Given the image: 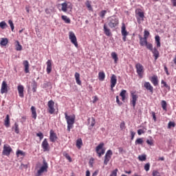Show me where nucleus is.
<instances>
[{
    "instance_id": "64",
    "label": "nucleus",
    "mask_w": 176,
    "mask_h": 176,
    "mask_svg": "<svg viewBox=\"0 0 176 176\" xmlns=\"http://www.w3.org/2000/svg\"><path fill=\"white\" fill-rule=\"evenodd\" d=\"M173 6H176V0H170Z\"/></svg>"
},
{
    "instance_id": "41",
    "label": "nucleus",
    "mask_w": 176,
    "mask_h": 176,
    "mask_svg": "<svg viewBox=\"0 0 176 176\" xmlns=\"http://www.w3.org/2000/svg\"><path fill=\"white\" fill-rule=\"evenodd\" d=\"M135 145H142L144 140L142 138H138L135 142Z\"/></svg>"
},
{
    "instance_id": "38",
    "label": "nucleus",
    "mask_w": 176,
    "mask_h": 176,
    "mask_svg": "<svg viewBox=\"0 0 176 176\" xmlns=\"http://www.w3.org/2000/svg\"><path fill=\"white\" fill-rule=\"evenodd\" d=\"M32 87L33 93H36V89L38 87V84L35 81H33V82L32 83Z\"/></svg>"
},
{
    "instance_id": "16",
    "label": "nucleus",
    "mask_w": 176,
    "mask_h": 176,
    "mask_svg": "<svg viewBox=\"0 0 176 176\" xmlns=\"http://www.w3.org/2000/svg\"><path fill=\"white\" fill-rule=\"evenodd\" d=\"M23 65L24 67L25 74H29L30 73V63L28 62V60H23Z\"/></svg>"
},
{
    "instance_id": "54",
    "label": "nucleus",
    "mask_w": 176,
    "mask_h": 176,
    "mask_svg": "<svg viewBox=\"0 0 176 176\" xmlns=\"http://www.w3.org/2000/svg\"><path fill=\"white\" fill-rule=\"evenodd\" d=\"M149 168H151V164L150 163H146L144 165V170H145V171H148L149 170Z\"/></svg>"
},
{
    "instance_id": "40",
    "label": "nucleus",
    "mask_w": 176,
    "mask_h": 176,
    "mask_svg": "<svg viewBox=\"0 0 176 176\" xmlns=\"http://www.w3.org/2000/svg\"><path fill=\"white\" fill-rule=\"evenodd\" d=\"M63 156L65 157H66V159L67 160H69V162H72V159L71 158V156H69V154H68L67 152H65V151H64L63 153Z\"/></svg>"
},
{
    "instance_id": "4",
    "label": "nucleus",
    "mask_w": 176,
    "mask_h": 176,
    "mask_svg": "<svg viewBox=\"0 0 176 176\" xmlns=\"http://www.w3.org/2000/svg\"><path fill=\"white\" fill-rule=\"evenodd\" d=\"M49 168V165L46 162V160H43V166L39 168L36 174V176H41L43 173H47V169Z\"/></svg>"
},
{
    "instance_id": "23",
    "label": "nucleus",
    "mask_w": 176,
    "mask_h": 176,
    "mask_svg": "<svg viewBox=\"0 0 176 176\" xmlns=\"http://www.w3.org/2000/svg\"><path fill=\"white\" fill-rule=\"evenodd\" d=\"M151 82L154 86H157L159 85V80L157 79V76H153L151 77Z\"/></svg>"
},
{
    "instance_id": "37",
    "label": "nucleus",
    "mask_w": 176,
    "mask_h": 176,
    "mask_svg": "<svg viewBox=\"0 0 176 176\" xmlns=\"http://www.w3.org/2000/svg\"><path fill=\"white\" fill-rule=\"evenodd\" d=\"M85 5L89 10H93V7H91V1L87 0Z\"/></svg>"
},
{
    "instance_id": "51",
    "label": "nucleus",
    "mask_w": 176,
    "mask_h": 176,
    "mask_svg": "<svg viewBox=\"0 0 176 176\" xmlns=\"http://www.w3.org/2000/svg\"><path fill=\"white\" fill-rule=\"evenodd\" d=\"M36 137H38L40 141H42V140H43V133L42 132H38L36 133Z\"/></svg>"
},
{
    "instance_id": "47",
    "label": "nucleus",
    "mask_w": 176,
    "mask_h": 176,
    "mask_svg": "<svg viewBox=\"0 0 176 176\" xmlns=\"http://www.w3.org/2000/svg\"><path fill=\"white\" fill-rule=\"evenodd\" d=\"M162 107L164 111H167V102L165 100L162 101Z\"/></svg>"
},
{
    "instance_id": "28",
    "label": "nucleus",
    "mask_w": 176,
    "mask_h": 176,
    "mask_svg": "<svg viewBox=\"0 0 176 176\" xmlns=\"http://www.w3.org/2000/svg\"><path fill=\"white\" fill-rule=\"evenodd\" d=\"M121 34L122 35H129L127 30H126V25H124V23L122 24V26L121 28Z\"/></svg>"
},
{
    "instance_id": "33",
    "label": "nucleus",
    "mask_w": 176,
    "mask_h": 176,
    "mask_svg": "<svg viewBox=\"0 0 176 176\" xmlns=\"http://www.w3.org/2000/svg\"><path fill=\"white\" fill-rule=\"evenodd\" d=\"M16 155L17 157H19V156H23V157H24V156H25V152L21 150H18L16 153Z\"/></svg>"
},
{
    "instance_id": "31",
    "label": "nucleus",
    "mask_w": 176,
    "mask_h": 176,
    "mask_svg": "<svg viewBox=\"0 0 176 176\" xmlns=\"http://www.w3.org/2000/svg\"><path fill=\"white\" fill-rule=\"evenodd\" d=\"M62 20H64L65 23H66V24H71V19H69V18H68V16H65V15H63L61 16Z\"/></svg>"
},
{
    "instance_id": "61",
    "label": "nucleus",
    "mask_w": 176,
    "mask_h": 176,
    "mask_svg": "<svg viewBox=\"0 0 176 176\" xmlns=\"http://www.w3.org/2000/svg\"><path fill=\"white\" fill-rule=\"evenodd\" d=\"M46 64H47V67H52V60H48Z\"/></svg>"
},
{
    "instance_id": "55",
    "label": "nucleus",
    "mask_w": 176,
    "mask_h": 176,
    "mask_svg": "<svg viewBox=\"0 0 176 176\" xmlns=\"http://www.w3.org/2000/svg\"><path fill=\"white\" fill-rule=\"evenodd\" d=\"M131 133V141H133V140H134V137L135 136V132L133 131V130L130 131Z\"/></svg>"
},
{
    "instance_id": "9",
    "label": "nucleus",
    "mask_w": 176,
    "mask_h": 176,
    "mask_svg": "<svg viewBox=\"0 0 176 176\" xmlns=\"http://www.w3.org/2000/svg\"><path fill=\"white\" fill-rule=\"evenodd\" d=\"M47 105L49 113L53 115V113H54L56 111V109H54V101H53L52 100L48 101Z\"/></svg>"
},
{
    "instance_id": "3",
    "label": "nucleus",
    "mask_w": 176,
    "mask_h": 176,
    "mask_svg": "<svg viewBox=\"0 0 176 176\" xmlns=\"http://www.w3.org/2000/svg\"><path fill=\"white\" fill-rule=\"evenodd\" d=\"M135 17L137 19V21L138 24H141V21H144V19H145V14L142 11V10L138 8L135 10Z\"/></svg>"
},
{
    "instance_id": "43",
    "label": "nucleus",
    "mask_w": 176,
    "mask_h": 176,
    "mask_svg": "<svg viewBox=\"0 0 176 176\" xmlns=\"http://www.w3.org/2000/svg\"><path fill=\"white\" fill-rule=\"evenodd\" d=\"M82 145V139L77 140V141H76L77 148H78V149H80Z\"/></svg>"
},
{
    "instance_id": "25",
    "label": "nucleus",
    "mask_w": 176,
    "mask_h": 176,
    "mask_svg": "<svg viewBox=\"0 0 176 176\" xmlns=\"http://www.w3.org/2000/svg\"><path fill=\"white\" fill-rule=\"evenodd\" d=\"M151 52L155 57V60L159 58V51L157 50V49L153 48Z\"/></svg>"
},
{
    "instance_id": "32",
    "label": "nucleus",
    "mask_w": 176,
    "mask_h": 176,
    "mask_svg": "<svg viewBox=\"0 0 176 176\" xmlns=\"http://www.w3.org/2000/svg\"><path fill=\"white\" fill-rule=\"evenodd\" d=\"M155 43L157 45V47H160L161 43H160V36L159 35L155 36Z\"/></svg>"
},
{
    "instance_id": "15",
    "label": "nucleus",
    "mask_w": 176,
    "mask_h": 176,
    "mask_svg": "<svg viewBox=\"0 0 176 176\" xmlns=\"http://www.w3.org/2000/svg\"><path fill=\"white\" fill-rule=\"evenodd\" d=\"M144 87L150 91V93L153 94V87L151 85V82H145L144 83Z\"/></svg>"
},
{
    "instance_id": "14",
    "label": "nucleus",
    "mask_w": 176,
    "mask_h": 176,
    "mask_svg": "<svg viewBox=\"0 0 176 176\" xmlns=\"http://www.w3.org/2000/svg\"><path fill=\"white\" fill-rule=\"evenodd\" d=\"M58 138L57 137V134L54 133V131L51 130L50 131V140L51 142H56Z\"/></svg>"
},
{
    "instance_id": "52",
    "label": "nucleus",
    "mask_w": 176,
    "mask_h": 176,
    "mask_svg": "<svg viewBox=\"0 0 176 176\" xmlns=\"http://www.w3.org/2000/svg\"><path fill=\"white\" fill-rule=\"evenodd\" d=\"M150 33L148 30H144V38L145 39H148V38L149 37Z\"/></svg>"
},
{
    "instance_id": "18",
    "label": "nucleus",
    "mask_w": 176,
    "mask_h": 176,
    "mask_svg": "<svg viewBox=\"0 0 176 176\" xmlns=\"http://www.w3.org/2000/svg\"><path fill=\"white\" fill-rule=\"evenodd\" d=\"M139 38L140 46H146L148 43V38H145L144 37L141 36V35H139Z\"/></svg>"
},
{
    "instance_id": "48",
    "label": "nucleus",
    "mask_w": 176,
    "mask_h": 176,
    "mask_svg": "<svg viewBox=\"0 0 176 176\" xmlns=\"http://www.w3.org/2000/svg\"><path fill=\"white\" fill-rule=\"evenodd\" d=\"M8 24L10 25V27H11L12 31H14V24H13V21L12 20H9L8 21Z\"/></svg>"
},
{
    "instance_id": "29",
    "label": "nucleus",
    "mask_w": 176,
    "mask_h": 176,
    "mask_svg": "<svg viewBox=\"0 0 176 176\" xmlns=\"http://www.w3.org/2000/svg\"><path fill=\"white\" fill-rule=\"evenodd\" d=\"M12 130H14L16 134H19L20 133V129H19V124L15 122L14 126H12Z\"/></svg>"
},
{
    "instance_id": "30",
    "label": "nucleus",
    "mask_w": 176,
    "mask_h": 176,
    "mask_svg": "<svg viewBox=\"0 0 176 176\" xmlns=\"http://www.w3.org/2000/svg\"><path fill=\"white\" fill-rule=\"evenodd\" d=\"M98 79L101 81L105 79V73H104V72H100L98 73Z\"/></svg>"
},
{
    "instance_id": "39",
    "label": "nucleus",
    "mask_w": 176,
    "mask_h": 176,
    "mask_svg": "<svg viewBox=\"0 0 176 176\" xmlns=\"http://www.w3.org/2000/svg\"><path fill=\"white\" fill-rule=\"evenodd\" d=\"M0 28H1V30H5V28H8V24L6 23V22L3 21L0 22Z\"/></svg>"
},
{
    "instance_id": "35",
    "label": "nucleus",
    "mask_w": 176,
    "mask_h": 176,
    "mask_svg": "<svg viewBox=\"0 0 176 176\" xmlns=\"http://www.w3.org/2000/svg\"><path fill=\"white\" fill-rule=\"evenodd\" d=\"M161 84L163 85V86H162V87H166V89H167L168 90V91H170V87L168 85H167V82H166L164 80H162Z\"/></svg>"
},
{
    "instance_id": "63",
    "label": "nucleus",
    "mask_w": 176,
    "mask_h": 176,
    "mask_svg": "<svg viewBox=\"0 0 176 176\" xmlns=\"http://www.w3.org/2000/svg\"><path fill=\"white\" fill-rule=\"evenodd\" d=\"M164 71L166 75H170V74L168 73V69L166 66H164Z\"/></svg>"
},
{
    "instance_id": "57",
    "label": "nucleus",
    "mask_w": 176,
    "mask_h": 176,
    "mask_svg": "<svg viewBox=\"0 0 176 176\" xmlns=\"http://www.w3.org/2000/svg\"><path fill=\"white\" fill-rule=\"evenodd\" d=\"M168 126V129H171V127H175V123L173 122H169Z\"/></svg>"
},
{
    "instance_id": "36",
    "label": "nucleus",
    "mask_w": 176,
    "mask_h": 176,
    "mask_svg": "<svg viewBox=\"0 0 176 176\" xmlns=\"http://www.w3.org/2000/svg\"><path fill=\"white\" fill-rule=\"evenodd\" d=\"M8 42H9V41H8V38H1L0 45H1V46H6V45H8Z\"/></svg>"
},
{
    "instance_id": "20",
    "label": "nucleus",
    "mask_w": 176,
    "mask_h": 176,
    "mask_svg": "<svg viewBox=\"0 0 176 176\" xmlns=\"http://www.w3.org/2000/svg\"><path fill=\"white\" fill-rule=\"evenodd\" d=\"M103 31H104L105 35H107V36H111V35L112 34V33H111V29L108 28V26H107L106 23L104 24Z\"/></svg>"
},
{
    "instance_id": "1",
    "label": "nucleus",
    "mask_w": 176,
    "mask_h": 176,
    "mask_svg": "<svg viewBox=\"0 0 176 176\" xmlns=\"http://www.w3.org/2000/svg\"><path fill=\"white\" fill-rule=\"evenodd\" d=\"M65 118L67 124V131H71V129H74V124H75V115L68 116V113H65Z\"/></svg>"
},
{
    "instance_id": "8",
    "label": "nucleus",
    "mask_w": 176,
    "mask_h": 176,
    "mask_svg": "<svg viewBox=\"0 0 176 176\" xmlns=\"http://www.w3.org/2000/svg\"><path fill=\"white\" fill-rule=\"evenodd\" d=\"M103 147L104 143L99 144L96 147V153H98L99 157H101V155L105 153V150L102 148Z\"/></svg>"
},
{
    "instance_id": "19",
    "label": "nucleus",
    "mask_w": 176,
    "mask_h": 176,
    "mask_svg": "<svg viewBox=\"0 0 176 176\" xmlns=\"http://www.w3.org/2000/svg\"><path fill=\"white\" fill-rule=\"evenodd\" d=\"M18 93H19V97H21V98H24V86H23V85L18 86Z\"/></svg>"
},
{
    "instance_id": "62",
    "label": "nucleus",
    "mask_w": 176,
    "mask_h": 176,
    "mask_svg": "<svg viewBox=\"0 0 176 176\" xmlns=\"http://www.w3.org/2000/svg\"><path fill=\"white\" fill-rule=\"evenodd\" d=\"M151 115H152V116H153V120H155V122H156V114L155 113V112L153 111V112L151 113Z\"/></svg>"
},
{
    "instance_id": "60",
    "label": "nucleus",
    "mask_w": 176,
    "mask_h": 176,
    "mask_svg": "<svg viewBox=\"0 0 176 176\" xmlns=\"http://www.w3.org/2000/svg\"><path fill=\"white\" fill-rule=\"evenodd\" d=\"M116 102L118 105H122L123 103L119 100V96H116Z\"/></svg>"
},
{
    "instance_id": "2",
    "label": "nucleus",
    "mask_w": 176,
    "mask_h": 176,
    "mask_svg": "<svg viewBox=\"0 0 176 176\" xmlns=\"http://www.w3.org/2000/svg\"><path fill=\"white\" fill-rule=\"evenodd\" d=\"M107 25L110 28H116L119 25V19L115 16L109 17L107 19Z\"/></svg>"
},
{
    "instance_id": "27",
    "label": "nucleus",
    "mask_w": 176,
    "mask_h": 176,
    "mask_svg": "<svg viewBox=\"0 0 176 176\" xmlns=\"http://www.w3.org/2000/svg\"><path fill=\"white\" fill-rule=\"evenodd\" d=\"M126 93L127 91L125 89H122L120 94V97H122V101H124L126 100Z\"/></svg>"
},
{
    "instance_id": "56",
    "label": "nucleus",
    "mask_w": 176,
    "mask_h": 176,
    "mask_svg": "<svg viewBox=\"0 0 176 176\" xmlns=\"http://www.w3.org/2000/svg\"><path fill=\"white\" fill-rule=\"evenodd\" d=\"M110 176H118V168L113 170Z\"/></svg>"
},
{
    "instance_id": "45",
    "label": "nucleus",
    "mask_w": 176,
    "mask_h": 176,
    "mask_svg": "<svg viewBox=\"0 0 176 176\" xmlns=\"http://www.w3.org/2000/svg\"><path fill=\"white\" fill-rule=\"evenodd\" d=\"M16 50H17L18 52L23 50V46L20 45V43L19 41H17V43L16 45Z\"/></svg>"
},
{
    "instance_id": "44",
    "label": "nucleus",
    "mask_w": 176,
    "mask_h": 176,
    "mask_svg": "<svg viewBox=\"0 0 176 176\" xmlns=\"http://www.w3.org/2000/svg\"><path fill=\"white\" fill-rule=\"evenodd\" d=\"M138 159L140 162H145L146 160V155H139Z\"/></svg>"
},
{
    "instance_id": "34",
    "label": "nucleus",
    "mask_w": 176,
    "mask_h": 176,
    "mask_svg": "<svg viewBox=\"0 0 176 176\" xmlns=\"http://www.w3.org/2000/svg\"><path fill=\"white\" fill-rule=\"evenodd\" d=\"M111 57L112 58H113L115 64H116L118 63V60H119V58H118V54H116V52H112Z\"/></svg>"
},
{
    "instance_id": "46",
    "label": "nucleus",
    "mask_w": 176,
    "mask_h": 176,
    "mask_svg": "<svg viewBox=\"0 0 176 176\" xmlns=\"http://www.w3.org/2000/svg\"><path fill=\"white\" fill-rule=\"evenodd\" d=\"M146 47V49H148V50H151V52L153 50V45L151 43H147Z\"/></svg>"
},
{
    "instance_id": "11",
    "label": "nucleus",
    "mask_w": 176,
    "mask_h": 176,
    "mask_svg": "<svg viewBox=\"0 0 176 176\" xmlns=\"http://www.w3.org/2000/svg\"><path fill=\"white\" fill-rule=\"evenodd\" d=\"M12 151V147H10V146L5 144L3 146L2 154L4 155L5 156H9Z\"/></svg>"
},
{
    "instance_id": "17",
    "label": "nucleus",
    "mask_w": 176,
    "mask_h": 176,
    "mask_svg": "<svg viewBox=\"0 0 176 176\" xmlns=\"http://www.w3.org/2000/svg\"><path fill=\"white\" fill-rule=\"evenodd\" d=\"M8 92V84L6 83V81H3L1 84V94H4V93Z\"/></svg>"
},
{
    "instance_id": "7",
    "label": "nucleus",
    "mask_w": 176,
    "mask_h": 176,
    "mask_svg": "<svg viewBox=\"0 0 176 176\" xmlns=\"http://www.w3.org/2000/svg\"><path fill=\"white\" fill-rule=\"evenodd\" d=\"M131 98L130 100V104L133 106V108H135V105L138 100V95L135 94V92H131Z\"/></svg>"
},
{
    "instance_id": "5",
    "label": "nucleus",
    "mask_w": 176,
    "mask_h": 176,
    "mask_svg": "<svg viewBox=\"0 0 176 176\" xmlns=\"http://www.w3.org/2000/svg\"><path fill=\"white\" fill-rule=\"evenodd\" d=\"M135 67L139 78H140V79H142V78H144V72H145L144 66L141 65V63H138L135 65Z\"/></svg>"
},
{
    "instance_id": "42",
    "label": "nucleus",
    "mask_w": 176,
    "mask_h": 176,
    "mask_svg": "<svg viewBox=\"0 0 176 176\" xmlns=\"http://www.w3.org/2000/svg\"><path fill=\"white\" fill-rule=\"evenodd\" d=\"M105 14H107V10H103L99 13L100 19H105Z\"/></svg>"
},
{
    "instance_id": "13",
    "label": "nucleus",
    "mask_w": 176,
    "mask_h": 176,
    "mask_svg": "<svg viewBox=\"0 0 176 176\" xmlns=\"http://www.w3.org/2000/svg\"><path fill=\"white\" fill-rule=\"evenodd\" d=\"M111 83V89L113 90V87L116 86V83H118V78H116V75L112 74L110 80Z\"/></svg>"
},
{
    "instance_id": "24",
    "label": "nucleus",
    "mask_w": 176,
    "mask_h": 176,
    "mask_svg": "<svg viewBox=\"0 0 176 176\" xmlns=\"http://www.w3.org/2000/svg\"><path fill=\"white\" fill-rule=\"evenodd\" d=\"M68 3H69V2H68V3H67V2H65V3H61L60 4V6H61V11L62 12H65H65H67V9H68Z\"/></svg>"
},
{
    "instance_id": "49",
    "label": "nucleus",
    "mask_w": 176,
    "mask_h": 176,
    "mask_svg": "<svg viewBox=\"0 0 176 176\" xmlns=\"http://www.w3.org/2000/svg\"><path fill=\"white\" fill-rule=\"evenodd\" d=\"M145 131H146V129H139L138 130V135H141L142 134H145Z\"/></svg>"
},
{
    "instance_id": "12",
    "label": "nucleus",
    "mask_w": 176,
    "mask_h": 176,
    "mask_svg": "<svg viewBox=\"0 0 176 176\" xmlns=\"http://www.w3.org/2000/svg\"><path fill=\"white\" fill-rule=\"evenodd\" d=\"M41 146L43 149V152H49V151H50V145H49L47 139H44L42 142Z\"/></svg>"
},
{
    "instance_id": "10",
    "label": "nucleus",
    "mask_w": 176,
    "mask_h": 176,
    "mask_svg": "<svg viewBox=\"0 0 176 176\" xmlns=\"http://www.w3.org/2000/svg\"><path fill=\"white\" fill-rule=\"evenodd\" d=\"M113 155L112 151L109 150L107 151L105 156H104V164L107 166L109 161L111 160V157Z\"/></svg>"
},
{
    "instance_id": "50",
    "label": "nucleus",
    "mask_w": 176,
    "mask_h": 176,
    "mask_svg": "<svg viewBox=\"0 0 176 176\" xmlns=\"http://www.w3.org/2000/svg\"><path fill=\"white\" fill-rule=\"evenodd\" d=\"M146 144H148V145H150L151 146H153V145H154L153 139H152V138H151V140H147Z\"/></svg>"
},
{
    "instance_id": "22",
    "label": "nucleus",
    "mask_w": 176,
    "mask_h": 176,
    "mask_svg": "<svg viewBox=\"0 0 176 176\" xmlns=\"http://www.w3.org/2000/svg\"><path fill=\"white\" fill-rule=\"evenodd\" d=\"M4 126L6 127H10V117L9 115H6V118L4 120Z\"/></svg>"
},
{
    "instance_id": "26",
    "label": "nucleus",
    "mask_w": 176,
    "mask_h": 176,
    "mask_svg": "<svg viewBox=\"0 0 176 176\" xmlns=\"http://www.w3.org/2000/svg\"><path fill=\"white\" fill-rule=\"evenodd\" d=\"M31 111H32V118H33V119H36V109L35 108V107L32 106Z\"/></svg>"
},
{
    "instance_id": "59",
    "label": "nucleus",
    "mask_w": 176,
    "mask_h": 176,
    "mask_svg": "<svg viewBox=\"0 0 176 176\" xmlns=\"http://www.w3.org/2000/svg\"><path fill=\"white\" fill-rule=\"evenodd\" d=\"M47 74H50V72H52V67H49V66H47Z\"/></svg>"
},
{
    "instance_id": "58",
    "label": "nucleus",
    "mask_w": 176,
    "mask_h": 176,
    "mask_svg": "<svg viewBox=\"0 0 176 176\" xmlns=\"http://www.w3.org/2000/svg\"><path fill=\"white\" fill-rule=\"evenodd\" d=\"M91 120H92V122L91 123V127H94V126L96 125V119H94V118H92Z\"/></svg>"
},
{
    "instance_id": "21",
    "label": "nucleus",
    "mask_w": 176,
    "mask_h": 176,
    "mask_svg": "<svg viewBox=\"0 0 176 176\" xmlns=\"http://www.w3.org/2000/svg\"><path fill=\"white\" fill-rule=\"evenodd\" d=\"M74 77H75L76 82L77 85H78L79 86H81L82 81L80 80V74L78 72H76Z\"/></svg>"
},
{
    "instance_id": "53",
    "label": "nucleus",
    "mask_w": 176,
    "mask_h": 176,
    "mask_svg": "<svg viewBox=\"0 0 176 176\" xmlns=\"http://www.w3.org/2000/svg\"><path fill=\"white\" fill-rule=\"evenodd\" d=\"M120 128L121 130H124L126 129V124L124 123V121H122L120 124Z\"/></svg>"
},
{
    "instance_id": "6",
    "label": "nucleus",
    "mask_w": 176,
    "mask_h": 176,
    "mask_svg": "<svg viewBox=\"0 0 176 176\" xmlns=\"http://www.w3.org/2000/svg\"><path fill=\"white\" fill-rule=\"evenodd\" d=\"M69 38L70 39V42L74 45L76 47H78V40L76 39V36H75V33H74V32H69Z\"/></svg>"
}]
</instances>
